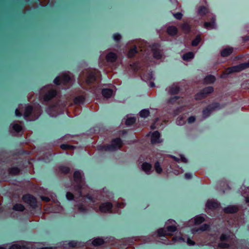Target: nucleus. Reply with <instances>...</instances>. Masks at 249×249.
Returning a JSON list of instances; mask_svg holds the SVG:
<instances>
[{
	"label": "nucleus",
	"mask_w": 249,
	"mask_h": 249,
	"mask_svg": "<svg viewBox=\"0 0 249 249\" xmlns=\"http://www.w3.org/2000/svg\"><path fill=\"white\" fill-rule=\"evenodd\" d=\"M123 144L122 139L120 138H116L111 141L110 144L103 145L102 149L105 151H113L121 148Z\"/></svg>",
	"instance_id": "nucleus-1"
},
{
	"label": "nucleus",
	"mask_w": 249,
	"mask_h": 249,
	"mask_svg": "<svg viewBox=\"0 0 249 249\" xmlns=\"http://www.w3.org/2000/svg\"><path fill=\"white\" fill-rule=\"evenodd\" d=\"M23 201L29 204L33 209H36L37 207V200L33 195L27 194L24 195L22 198Z\"/></svg>",
	"instance_id": "nucleus-2"
},
{
	"label": "nucleus",
	"mask_w": 249,
	"mask_h": 249,
	"mask_svg": "<svg viewBox=\"0 0 249 249\" xmlns=\"http://www.w3.org/2000/svg\"><path fill=\"white\" fill-rule=\"evenodd\" d=\"M220 107V104L219 103H213L207 106L202 111V115L203 118H207L209 117L212 112L217 108Z\"/></svg>",
	"instance_id": "nucleus-3"
},
{
	"label": "nucleus",
	"mask_w": 249,
	"mask_h": 249,
	"mask_svg": "<svg viewBox=\"0 0 249 249\" xmlns=\"http://www.w3.org/2000/svg\"><path fill=\"white\" fill-rule=\"evenodd\" d=\"M249 68V61L248 62L241 63L239 65L230 67L228 69L229 73L240 72Z\"/></svg>",
	"instance_id": "nucleus-4"
},
{
	"label": "nucleus",
	"mask_w": 249,
	"mask_h": 249,
	"mask_svg": "<svg viewBox=\"0 0 249 249\" xmlns=\"http://www.w3.org/2000/svg\"><path fill=\"white\" fill-rule=\"evenodd\" d=\"M58 94V91L55 89H52L48 91L43 97L44 102H48L55 97Z\"/></svg>",
	"instance_id": "nucleus-5"
},
{
	"label": "nucleus",
	"mask_w": 249,
	"mask_h": 249,
	"mask_svg": "<svg viewBox=\"0 0 249 249\" xmlns=\"http://www.w3.org/2000/svg\"><path fill=\"white\" fill-rule=\"evenodd\" d=\"M113 207L112 204L111 202H107L103 203L99 206V210L102 213L107 212H111Z\"/></svg>",
	"instance_id": "nucleus-6"
},
{
	"label": "nucleus",
	"mask_w": 249,
	"mask_h": 249,
	"mask_svg": "<svg viewBox=\"0 0 249 249\" xmlns=\"http://www.w3.org/2000/svg\"><path fill=\"white\" fill-rule=\"evenodd\" d=\"M158 47L159 45L157 44H154L152 45L151 49L153 52V57L158 59H160L161 58L162 54Z\"/></svg>",
	"instance_id": "nucleus-7"
},
{
	"label": "nucleus",
	"mask_w": 249,
	"mask_h": 249,
	"mask_svg": "<svg viewBox=\"0 0 249 249\" xmlns=\"http://www.w3.org/2000/svg\"><path fill=\"white\" fill-rule=\"evenodd\" d=\"M239 208L235 205H230L223 209V212L227 214H233L237 213Z\"/></svg>",
	"instance_id": "nucleus-8"
},
{
	"label": "nucleus",
	"mask_w": 249,
	"mask_h": 249,
	"mask_svg": "<svg viewBox=\"0 0 249 249\" xmlns=\"http://www.w3.org/2000/svg\"><path fill=\"white\" fill-rule=\"evenodd\" d=\"M160 134L158 131H154L151 137V142L152 144L159 143L161 142L160 141Z\"/></svg>",
	"instance_id": "nucleus-9"
},
{
	"label": "nucleus",
	"mask_w": 249,
	"mask_h": 249,
	"mask_svg": "<svg viewBox=\"0 0 249 249\" xmlns=\"http://www.w3.org/2000/svg\"><path fill=\"white\" fill-rule=\"evenodd\" d=\"M220 203L216 201L209 200L206 203V207L209 210H215L220 207Z\"/></svg>",
	"instance_id": "nucleus-10"
},
{
	"label": "nucleus",
	"mask_w": 249,
	"mask_h": 249,
	"mask_svg": "<svg viewBox=\"0 0 249 249\" xmlns=\"http://www.w3.org/2000/svg\"><path fill=\"white\" fill-rule=\"evenodd\" d=\"M117 59V55L113 52H109L106 55V60L108 62H115Z\"/></svg>",
	"instance_id": "nucleus-11"
},
{
	"label": "nucleus",
	"mask_w": 249,
	"mask_h": 249,
	"mask_svg": "<svg viewBox=\"0 0 249 249\" xmlns=\"http://www.w3.org/2000/svg\"><path fill=\"white\" fill-rule=\"evenodd\" d=\"M167 33L170 36H174L177 35L178 30L175 26H169L167 28Z\"/></svg>",
	"instance_id": "nucleus-12"
},
{
	"label": "nucleus",
	"mask_w": 249,
	"mask_h": 249,
	"mask_svg": "<svg viewBox=\"0 0 249 249\" xmlns=\"http://www.w3.org/2000/svg\"><path fill=\"white\" fill-rule=\"evenodd\" d=\"M232 47L226 48L221 51L220 54L222 57H225L230 55L233 52Z\"/></svg>",
	"instance_id": "nucleus-13"
},
{
	"label": "nucleus",
	"mask_w": 249,
	"mask_h": 249,
	"mask_svg": "<svg viewBox=\"0 0 249 249\" xmlns=\"http://www.w3.org/2000/svg\"><path fill=\"white\" fill-rule=\"evenodd\" d=\"M8 171L10 175L16 176L18 175L20 172V169L18 167H13L9 168Z\"/></svg>",
	"instance_id": "nucleus-14"
},
{
	"label": "nucleus",
	"mask_w": 249,
	"mask_h": 249,
	"mask_svg": "<svg viewBox=\"0 0 249 249\" xmlns=\"http://www.w3.org/2000/svg\"><path fill=\"white\" fill-rule=\"evenodd\" d=\"M102 94L104 97L108 98L112 96L113 90L110 89H103L102 90Z\"/></svg>",
	"instance_id": "nucleus-15"
},
{
	"label": "nucleus",
	"mask_w": 249,
	"mask_h": 249,
	"mask_svg": "<svg viewBox=\"0 0 249 249\" xmlns=\"http://www.w3.org/2000/svg\"><path fill=\"white\" fill-rule=\"evenodd\" d=\"M73 179L75 183H82V176L80 171H76L74 172Z\"/></svg>",
	"instance_id": "nucleus-16"
},
{
	"label": "nucleus",
	"mask_w": 249,
	"mask_h": 249,
	"mask_svg": "<svg viewBox=\"0 0 249 249\" xmlns=\"http://www.w3.org/2000/svg\"><path fill=\"white\" fill-rule=\"evenodd\" d=\"M33 111V107L32 106L28 105L25 108V111L24 113V118H28L31 115Z\"/></svg>",
	"instance_id": "nucleus-17"
},
{
	"label": "nucleus",
	"mask_w": 249,
	"mask_h": 249,
	"mask_svg": "<svg viewBox=\"0 0 249 249\" xmlns=\"http://www.w3.org/2000/svg\"><path fill=\"white\" fill-rule=\"evenodd\" d=\"M215 26V19L214 18H212L210 22H205L204 27L207 29L214 28Z\"/></svg>",
	"instance_id": "nucleus-18"
},
{
	"label": "nucleus",
	"mask_w": 249,
	"mask_h": 249,
	"mask_svg": "<svg viewBox=\"0 0 249 249\" xmlns=\"http://www.w3.org/2000/svg\"><path fill=\"white\" fill-rule=\"evenodd\" d=\"M215 80V77L211 74L208 75L204 78V82L206 84H213Z\"/></svg>",
	"instance_id": "nucleus-19"
},
{
	"label": "nucleus",
	"mask_w": 249,
	"mask_h": 249,
	"mask_svg": "<svg viewBox=\"0 0 249 249\" xmlns=\"http://www.w3.org/2000/svg\"><path fill=\"white\" fill-rule=\"evenodd\" d=\"M60 78L61 80V83H63L64 85L67 84L71 80L70 76L66 73L62 74L60 77Z\"/></svg>",
	"instance_id": "nucleus-20"
},
{
	"label": "nucleus",
	"mask_w": 249,
	"mask_h": 249,
	"mask_svg": "<svg viewBox=\"0 0 249 249\" xmlns=\"http://www.w3.org/2000/svg\"><path fill=\"white\" fill-rule=\"evenodd\" d=\"M141 77L143 80L150 81L153 78V71H150L148 73L144 74L143 75H141Z\"/></svg>",
	"instance_id": "nucleus-21"
},
{
	"label": "nucleus",
	"mask_w": 249,
	"mask_h": 249,
	"mask_svg": "<svg viewBox=\"0 0 249 249\" xmlns=\"http://www.w3.org/2000/svg\"><path fill=\"white\" fill-rule=\"evenodd\" d=\"M181 28L182 31L186 34L189 33L191 29L190 25L187 22H184L181 24Z\"/></svg>",
	"instance_id": "nucleus-22"
},
{
	"label": "nucleus",
	"mask_w": 249,
	"mask_h": 249,
	"mask_svg": "<svg viewBox=\"0 0 249 249\" xmlns=\"http://www.w3.org/2000/svg\"><path fill=\"white\" fill-rule=\"evenodd\" d=\"M130 66L135 72H138L140 70H141V65L139 61H136L133 63L132 64H130Z\"/></svg>",
	"instance_id": "nucleus-23"
},
{
	"label": "nucleus",
	"mask_w": 249,
	"mask_h": 249,
	"mask_svg": "<svg viewBox=\"0 0 249 249\" xmlns=\"http://www.w3.org/2000/svg\"><path fill=\"white\" fill-rule=\"evenodd\" d=\"M205 221L204 217L201 215H197L194 218V223L195 225H198L202 223Z\"/></svg>",
	"instance_id": "nucleus-24"
},
{
	"label": "nucleus",
	"mask_w": 249,
	"mask_h": 249,
	"mask_svg": "<svg viewBox=\"0 0 249 249\" xmlns=\"http://www.w3.org/2000/svg\"><path fill=\"white\" fill-rule=\"evenodd\" d=\"M25 207L22 204L17 203L13 207V210L18 212H23L25 210Z\"/></svg>",
	"instance_id": "nucleus-25"
},
{
	"label": "nucleus",
	"mask_w": 249,
	"mask_h": 249,
	"mask_svg": "<svg viewBox=\"0 0 249 249\" xmlns=\"http://www.w3.org/2000/svg\"><path fill=\"white\" fill-rule=\"evenodd\" d=\"M104 243V240L101 238H95L92 242V245L95 247L103 245Z\"/></svg>",
	"instance_id": "nucleus-26"
},
{
	"label": "nucleus",
	"mask_w": 249,
	"mask_h": 249,
	"mask_svg": "<svg viewBox=\"0 0 249 249\" xmlns=\"http://www.w3.org/2000/svg\"><path fill=\"white\" fill-rule=\"evenodd\" d=\"M142 168L144 172L147 173L150 171L152 165L149 163L144 162L142 164Z\"/></svg>",
	"instance_id": "nucleus-27"
},
{
	"label": "nucleus",
	"mask_w": 249,
	"mask_h": 249,
	"mask_svg": "<svg viewBox=\"0 0 249 249\" xmlns=\"http://www.w3.org/2000/svg\"><path fill=\"white\" fill-rule=\"evenodd\" d=\"M138 53L137 47H134L130 49L127 53V56L128 58H132L134 55Z\"/></svg>",
	"instance_id": "nucleus-28"
},
{
	"label": "nucleus",
	"mask_w": 249,
	"mask_h": 249,
	"mask_svg": "<svg viewBox=\"0 0 249 249\" xmlns=\"http://www.w3.org/2000/svg\"><path fill=\"white\" fill-rule=\"evenodd\" d=\"M194 57V53L192 52H190L184 54L182 56V59L185 61H189V60L193 58Z\"/></svg>",
	"instance_id": "nucleus-29"
},
{
	"label": "nucleus",
	"mask_w": 249,
	"mask_h": 249,
	"mask_svg": "<svg viewBox=\"0 0 249 249\" xmlns=\"http://www.w3.org/2000/svg\"><path fill=\"white\" fill-rule=\"evenodd\" d=\"M59 171L63 174H67L70 172V168L65 165H61L58 167Z\"/></svg>",
	"instance_id": "nucleus-30"
},
{
	"label": "nucleus",
	"mask_w": 249,
	"mask_h": 249,
	"mask_svg": "<svg viewBox=\"0 0 249 249\" xmlns=\"http://www.w3.org/2000/svg\"><path fill=\"white\" fill-rule=\"evenodd\" d=\"M180 88L178 86H172L170 88L169 92L171 94H177L180 91Z\"/></svg>",
	"instance_id": "nucleus-31"
},
{
	"label": "nucleus",
	"mask_w": 249,
	"mask_h": 249,
	"mask_svg": "<svg viewBox=\"0 0 249 249\" xmlns=\"http://www.w3.org/2000/svg\"><path fill=\"white\" fill-rule=\"evenodd\" d=\"M8 249H29L25 245H19L18 244H15L11 245Z\"/></svg>",
	"instance_id": "nucleus-32"
},
{
	"label": "nucleus",
	"mask_w": 249,
	"mask_h": 249,
	"mask_svg": "<svg viewBox=\"0 0 249 249\" xmlns=\"http://www.w3.org/2000/svg\"><path fill=\"white\" fill-rule=\"evenodd\" d=\"M208 12V9L205 6H201L198 10V14L201 16H204Z\"/></svg>",
	"instance_id": "nucleus-33"
},
{
	"label": "nucleus",
	"mask_w": 249,
	"mask_h": 249,
	"mask_svg": "<svg viewBox=\"0 0 249 249\" xmlns=\"http://www.w3.org/2000/svg\"><path fill=\"white\" fill-rule=\"evenodd\" d=\"M139 114L141 117L145 118L149 115L150 112L147 109H143L140 112Z\"/></svg>",
	"instance_id": "nucleus-34"
},
{
	"label": "nucleus",
	"mask_w": 249,
	"mask_h": 249,
	"mask_svg": "<svg viewBox=\"0 0 249 249\" xmlns=\"http://www.w3.org/2000/svg\"><path fill=\"white\" fill-rule=\"evenodd\" d=\"M136 119L134 117L128 118L125 121V124L127 126L131 125L135 123Z\"/></svg>",
	"instance_id": "nucleus-35"
},
{
	"label": "nucleus",
	"mask_w": 249,
	"mask_h": 249,
	"mask_svg": "<svg viewBox=\"0 0 249 249\" xmlns=\"http://www.w3.org/2000/svg\"><path fill=\"white\" fill-rule=\"evenodd\" d=\"M201 40V36L199 35H198L196 36L195 38H194L192 41V45L193 46H197Z\"/></svg>",
	"instance_id": "nucleus-36"
},
{
	"label": "nucleus",
	"mask_w": 249,
	"mask_h": 249,
	"mask_svg": "<svg viewBox=\"0 0 249 249\" xmlns=\"http://www.w3.org/2000/svg\"><path fill=\"white\" fill-rule=\"evenodd\" d=\"M210 229V226L208 224H204L200 226V227L196 230V231H205L209 230Z\"/></svg>",
	"instance_id": "nucleus-37"
},
{
	"label": "nucleus",
	"mask_w": 249,
	"mask_h": 249,
	"mask_svg": "<svg viewBox=\"0 0 249 249\" xmlns=\"http://www.w3.org/2000/svg\"><path fill=\"white\" fill-rule=\"evenodd\" d=\"M202 90L205 94L207 96L208 95L212 93L214 89L213 87L209 86L203 88Z\"/></svg>",
	"instance_id": "nucleus-38"
},
{
	"label": "nucleus",
	"mask_w": 249,
	"mask_h": 249,
	"mask_svg": "<svg viewBox=\"0 0 249 249\" xmlns=\"http://www.w3.org/2000/svg\"><path fill=\"white\" fill-rule=\"evenodd\" d=\"M13 129L16 132L19 133L22 130V127L18 124H14L12 126Z\"/></svg>",
	"instance_id": "nucleus-39"
},
{
	"label": "nucleus",
	"mask_w": 249,
	"mask_h": 249,
	"mask_svg": "<svg viewBox=\"0 0 249 249\" xmlns=\"http://www.w3.org/2000/svg\"><path fill=\"white\" fill-rule=\"evenodd\" d=\"M229 234L222 233L220 237V240L221 242H228L230 239Z\"/></svg>",
	"instance_id": "nucleus-40"
},
{
	"label": "nucleus",
	"mask_w": 249,
	"mask_h": 249,
	"mask_svg": "<svg viewBox=\"0 0 249 249\" xmlns=\"http://www.w3.org/2000/svg\"><path fill=\"white\" fill-rule=\"evenodd\" d=\"M157 234L159 237H162L165 236L166 235L168 234V233H167L166 230L161 228L157 231Z\"/></svg>",
	"instance_id": "nucleus-41"
},
{
	"label": "nucleus",
	"mask_w": 249,
	"mask_h": 249,
	"mask_svg": "<svg viewBox=\"0 0 249 249\" xmlns=\"http://www.w3.org/2000/svg\"><path fill=\"white\" fill-rule=\"evenodd\" d=\"M85 98L84 97L80 96L76 97L74 99V102L76 104H82L84 102Z\"/></svg>",
	"instance_id": "nucleus-42"
},
{
	"label": "nucleus",
	"mask_w": 249,
	"mask_h": 249,
	"mask_svg": "<svg viewBox=\"0 0 249 249\" xmlns=\"http://www.w3.org/2000/svg\"><path fill=\"white\" fill-rule=\"evenodd\" d=\"M77 206L78 210L80 212L86 213L88 211L86 207L82 203L77 204Z\"/></svg>",
	"instance_id": "nucleus-43"
},
{
	"label": "nucleus",
	"mask_w": 249,
	"mask_h": 249,
	"mask_svg": "<svg viewBox=\"0 0 249 249\" xmlns=\"http://www.w3.org/2000/svg\"><path fill=\"white\" fill-rule=\"evenodd\" d=\"M155 168L156 172L158 173V174L161 173L162 171V169L158 161H157L155 163Z\"/></svg>",
	"instance_id": "nucleus-44"
},
{
	"label": "nucleus",
	"mask_w": 249,
	"mask_h": 249,
	"mask_svg": "<svg viewBox=\"0 0 249 249\" xmlns=\"http://www.w3.org/2000/svg\"><path fill=\"white\" fill-rule=\"evenodd\" d=\"M60 148L63 150L68 149H74V147L68 144H62L60 145Z\"/></svg>",
	"instance_id": "nucleus-45"
},
{
	"label": "nucleus",
	"mask_w": 249,
	"mask_h": 249,
	"mask_svg": "<svg viewBox=\"0 0 249 249\" xmlns=\"http://www.w3.org/2000/svg\"><path fill=\"white\" fill-rule=\"evenodd\" d=\"M179 96H175L173 97L169 98L168 100V102L170 104H175L177 102V101L179 99Z\"/></svg>",
	"instance_id": "nucleus-46"
},
{
	"label": "nucleus",
	"mask_w": 249,
	"mask_h": 249,
	"mask_svg": "<svg viewBox=\"0 0 249 249\" xmlns=\"http://www.w3.org/2000/svg\"><path fill=\"white\" fill-rule=\"evenodd\" d=\"M177 231V227L174 225H170L166 228L167 232H174Z\"/></svg>",
	"instance_id": "nucleus-47"
},
{
	"label": "nucleus",
	"mask_w": 249,
	"mask_h": 249,
	"mask_svg": "<svg viewBox=\"0 0 249 249\" xmlns=\"http://www.w3.org/2000/svg\"><path fill=\"white\" fill-rule=\"evenodd\" d=\"M230 247V244L227 243L222 242L218 244V247L221 249H228Z\"/></svg>",
	"instance_id": "nucleus-48"
},
{
	"label": "nucleus",
	"mask_w": 249,
	"mask_h": 249,
	"mask_svg": "<svg viewBox=\"0 0 249 249\" xmlns=\"http://www.w3.org/2000/svg\"><path fill=\"white\" fill-rule=\"evenodd\" d=\"M96 80V77L93 73H90L88 77L87 82L88 83H91L93 81Z\"/></svg>",
	"instance_id": "nucleus-49"
},
{
	"label": "nucleus",
	"mask_w": 249,
	"mask_h": 249,
	"mask_svg": "<svg viewBox=\"0 0 249 249\" xmlns=\"http://www.w3.org/2000/svg\"><path fill=\"white\" fill-rule=\"evenodd\" d=\"M53 83L56 86L60 85L61 84L60 76H56L53 80Z\"/></svg>",
	"instance_id": "nucleus-50"
},
{
	"label": "nucleus",
	"mask_w": 249,
	"mask_h": 249,
	"mask_svg": "<svg viewBox=\"0 0 249 249\" xmlns=\"http://www.w3.org/2000/svg\"><path fill=\"white\" fill-rule=\"evenodd\" d=\"M113 38L115 41L119 42L121 39V36L119 33H115L113 35Z\"/></svg>",
	"instance_id": "nucleus-51"
},
{
	"label": "nucleus",
	"mask_w": 249,
	"mask_h": 249,
	"mask_svg": "<svg viewBox=\"0 0 249 249\" xmlns=\"http://www.w3.org/2000/svg\"><path fill=\"white\" fill-rule=\"evenodd\" d=\"M66 196L67 199L69 200H72L74 199V195L71 192H67Z\"/></svg>",
	"instance_id": "nucleus-52"
},
{
	"label": "nucleus",
	"mask_w": 249,
	"mask_h": 249,
	"mask_svg": "<svg viewBox=\"0 0 249 249\" xmlns=\"http://www.w3.org/2000/svg\"><path fill=\"white\" fill-rule=\"evenodd\" d=\"M68 245L70 247L74 248L77 246V242L74 240L70 241L68 243Z\"/></svg>",
	"instance_id": "nucleus-53"
},
{
	"label": "nucleus",
	"mask_w": 249,
	"mask_h": 249,
	"mask_svg": "<svg viewBox=\"0 0 249 249\" xmlns=\"http://www.w3.org/2000/svg\"><path fill=\"white\" fill-rule=\"evenodd\" d=\"M183 15L180 12H178L174 14V17L178 20H180L182 18Z\"/></svg>",
	"instance_id": "nucleus-54"
},
{
	"label": "nucleus",
	"mask_w": 249,
	"mask_h": 249,
	"mask_svg": "<svg viewBox=\"0 0 249 249\" xmlns=\"http://www.w3.org/2000/svg\"><path fill=\"white\" fill-rule=\"evenodd\" d=\"M172 241L174 242H177L178 241H184V239L181 236H179V237L174 236V237H173V238L172 239Z\"/></svg>",
	"instance_id": "nucleus-55"
},
{
	"label": "nucleus",
	"mask_w": 249,
	"mask_h": 249,
	"mask_svg": "<svg viewBox=\"0 0 249 249\" xmlns=\"http://www.w3.org/2000/svg\"><path fill=\"white\" fill-rule=\"evenodd\" d=\"M199 94L198 95L200 96V100L206 98L207 96L206 94L203 91L202 89L200 92H198Z\"/></svg>",
	"instance_id": "nucleus-56"
},
{
	"label": "nucleus",
	"mask_w": 249,
	"mask_h": 249,
	"mask_svg": "<svg viewBox=\"0 0 249 249\" xmlns=\"http://www.w3.org/2000/svg\"><path fill=\"white\" fill-rule=\"evenodd\" d=\"M199 94L198 95L200 96V100L206 98L207 96L206 94L203 91L202 89L200 92H198Z\"/></svg>",
	"instance_id": "nucleus-57"
},
{
	"label": "nucleus",
	"mask_w": 249,
	"mask_h": 249,
	"mask_svg": "<svg viewBox=\"0 0 249 249\" xmlns=\"http://www.w3.org/2000/svg\"><path fill=\"white\" fill-rule=\"evenodd\" d=\"M15 115L18 117H20L22 116V113L19 111L18 108H16L15 110Z\"/></svg>",
	"instance_id": "nucleus-58"
},
{
	"label": "nucleus",
	"mask_w": 249,
	"mask_h": 249,
	"mask_svg": "<svg viewBox=\"0 0 249 249\" xmlns=\"http://www.w3.org/2000/svg\"><path fill=\"white\" fill-rule=\"evenodd\" d=\"M196 120V118L195 116H192L188 118V122L189 124H192L194 123Z\"/></svg>",
	"instance_id": "nucleus-59"
},
{
	"label": "nucleus",
	"mask_w": 249,
	"mask_h": 249,
	"mask_svg": "<svg viewBox=\"0 0 249 249\" xmlns=\"http://www.w3.org/2000/svg\"><path fill=\"white\" fill-rule=\"evenodd\" d=\"M76 185L75 186V189L80 191L82 189V183H76Z\"/></svg>",
	"instance_id": "nucleus-60"
},
{
	"label": "nucleus",
	"mask_w": 249,
	"mask_h": 249,
	"mask_svg": "<svg viewBox=\"0 0 249 249\" xmlns=\"http://www.w3.org/2000/svg\"><path fill=\"white\" fill-rule=\"evenodd\" d=\"M187 243L191 246H194L196 244L195 242L191 240L190 238H188L187 239Z\"/></svg>",
	"instance_id": "nucleus-61"
},
{
	"label": "nucleus",
	"mask_w": 249,
	"mask_h": 249,
	"mask_svg": "<svg viewBox=\"0 0 249 249\" xmlns=\"http://www.w3.org/2000/svg\"><path fill=\"white\" fill-rule=\"evenodd\" d=\"M41 199L46 202H49L50 201V198L48 196H42Z\"/></svg>",
	"instance_id": "nucleus-62"
},
{
	"label": "nucleus",
	"mask_w": 249,
	"mask_h": 249,
	"mask_svg": "<svg viewBox=\"0 0 249 249\" xmlns=\"http://www.w3.org/2000/svg\"><path fill=\"white\" fill-rule=\"evenodd\" d=\"M184 176L186 179H191L192 178V175L189 173H185Z\"/></svg>",
	"instance_id": "nucleus-63"
},
{
	"label": "nucleus",
	"mask_w": 249,
	"mask_h": 249,
	"mask_svg": "<svg viewBox=\"0 0 249 249\" xmlns=\"http://www.w3.org/2000/svg\"><path fill=\"white\" fill-rule=\"evenodd\" d=\"M40 249H56V248L53 247H46L41 248Z\"/></svg>",
	"instance_id": "nucleus-64"
}]
</instances>
